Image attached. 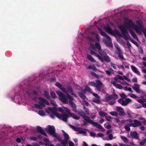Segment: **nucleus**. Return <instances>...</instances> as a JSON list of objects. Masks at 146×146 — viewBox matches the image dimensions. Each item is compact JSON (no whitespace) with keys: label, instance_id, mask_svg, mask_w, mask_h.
Masks as SVG:
<instances>
[{"label":"nucleus","instance_id":"obj_18","mask_svg":"<svg viewBox=\"0 0 146 146\" xmlns=\"http://www.w3.org/2000/svg\"><path fill=\"white\" fill-rule=\"evenodd\" d=\"M114 138L113 135L111 134L108 135H105L104 137L103 138L104 140H111Z\"/></svg>","mask_w":146,"mask_h":146},{"label":"nucleus","instance_id":"obj_19","mask_svg":"<svg viewBox=\"0 0 146 146\" xmlns=\"http://www.w3.org/2000/svg\"><path fill=\"white\" fill-rule=\"evenodd\" d=\"M130 135L132 138L137 139H139V137L138 136V133L136 131L131 132Z\"/></svg>","mask_w":146,"mask_h":146},{"label":"nucleus","instance_id":"obj_38","mask_svg":"<svg viewBox=\"0 0 146 146\" xmlns=\"http://www.w3.org/2000/svg\"><path fill=\"white\" fill-rule=\"evenodd\" d=\"M133 107L136 109H138L141 107V106L138 104L136 103L133 105Z\"/></svg>","mask_w":146,"mask_h":146},{"label":"nucleus","instance_id":"obj_55","mask_svg":"<svg viewBox=\"0 0 146 146\" xmlns=\"http://www.w3.org/2000/svg\"><path fill=\"white\" fill-rule=\"evenodd\" d=\"M65 107H64L63 110L62 108L59 107L58 108V110L62 112V113L63 112H66V111H64V109Z\"/></svg>","mask_w":146,"mask_h":146},{"label":"nucleus","instance_id":"obj_62","mask_svg":"<svg viewBox=\"0 0 146 146\" xmlns=\"http://www.w3.org/2000/svg\"><path fill=\"white\" fill-rule=\"evenodd\" d=\"M129 95L130 97L133 98H135L137 97L135 95L133 94H129Z\"/></svg>","mask_w":146,"mask_h":146},{"label":"nucleus","instance_id":"obj_59","mask_svg":"<svg viewBox=\"0 0 146 146\" xmlns=\"http://www.w3.org/2000/svg\"><path fill=\"white\" fill-rule=\"evenodd\" d=\"M115 46L117 50L118 51H120L121 50L118 44H115Z\"/></svg>","mask_w":146,"mask_h":146},{"label":"nucleus","instance_id":"obj_56","mask_svg":"<svg viewBox=\"0 0 146 146\" xmlns=\"http://www.w3.org/2000/svg\"><path fill=\"white\" fill-rule=\"evenodd\" d=\"M111 96V98H112L113 99H117L118 98V96H117V95L115 94H113Z\"/></svg>","mask_w":146,"mask_h":146},{"label":"nucleus","instance_id":"obj_24","mask_svg":"<svg viewBox=\"0 0 146 146\" xmlns=\"http://www.w3.org/2000/svg\"><path fill=\"white\" fill-rule=\"evenodd\" d=\"M117 42L120 44L125 45L126 44L125 42L121 38H117Z\"/></svg>","mask_w":146,"mask_h":146},{"label":"nucleus","instance_id":"obj_9","mask_svg":"<svg viewBox=\"0 0 146 146\" xmlns=\"http://www.w3.org/2000/svg\"><path fill=\"white\" fill-rule=\"evenodd\" d=\"M127 122L130 123L131 126L134 127L141 126L142 124L140 121L137 120H134L133 121L131 119H129L127 120Z\"/></svg>","mask_w":146,"mask_h":146},{"label":"nucleus","instance_id":"obj_52","mask_svg":"<svg viewBox=\"0 0 146 146\" xmlns=\"http://www.w3.org/2000/svg\"><path fill=\"white\" fill-rule=\"evenodd\" d=\"M119 112V114L120 115L123 116L125 115V113L124 112L123 109L122 110L120 111Z\"/></svg>","mask_w":146,"mask_h":146},{"label":"nucleus","instance_id":"obj_61","mask_svg":"<svg viewBox=\"0 0 146 146\" xmlns=\"http://www.w3.org/2000/svg\"><path fill=\"white\" fill-rule=\"evenodd\" d=\"M116 108L117 109V110L119 112L120 111L122 110L123 109V108H122L120 107L117 106L116 107Z\"/></svg>","mask_w":146,"mask_h":146},{"label":"nucleus","instance_id":"obj_14","mask_svg":"<svg viewBox=\"0 0 146 146\" xmlns=\"http://www.w3.org/2000/svg\"><path fill=\"white\" fill-rule=\"evenodd\" d=\"M92 35L93 36V37L92 38L90 37L89 38V40L90 41L92 42H94V41L95 39V38L98 41H99L100 40V38H99L98 35L96 32L95 31L92 32Z\"/></svg>","mask_w":146,"mask_h":146},{"label":"nucleus","instance_id":"obj_20","mask_svg":"<svg viewBox=\"0 0 146 146\" xmlns=\"http://www.w3.org/2000/svg\"><path fill=\"white\" fill-rule=\"evenodd\" d=\"M131 68L133 72L138 75H140V72L138 71V69L133 65H131Z\"/></svg>","mask_w":146,"mask_h":146},{"label":"nucleus","instance_id":"obj_23","mask_svg":"<svg viewBox=\"0 0 146 146\" xmlns=\"http://www.w3.org/2000/svg\"><path fill=\"white\" fill-rule=\"evenodd\" d=\"M111 83L114 86H115L116 88L119 89H121L123 88V87L122 85L120 84H117L114 81H112L111 82Z\"/></svg>","mask_w":146,"mask_h":146},{"label":"nucleus","instance_id":"obj_31","mask_svg":"<svg viewBox=\"0 0 146 146\" xmlns=\"http://www.w3.org/2000/svg\"><path fill=\"white\" fill-rule=\"evenodd\" d=\"M127 123L125 127V128L126 130L127 131H130V129L129 127L130 126H131L130 123H129L127 122Z\"/></svg>","mask_w":146,"mask_h":146},{"label":"nucleus","instance_id":"obj_49","mask_svg":"<svg viewBox=\"0 0 146 146\" xmlns=\"http://www.w3.org/2000/svg\"><path fill=\"white\" fill-rule=\"evenodd\" d=\"M106 119L108 121L111 122L112 120V118L110 116H106L105 117Z\"/></svg>","mask_w":146,"mask_h":146},{"label":"nucleus","instance_id":"obj_53","mask_svg":"<svg viewBox=\"0 0 146 146\" xmlns=\"http://www.w3.org/2000/svg\"><path fill=\"white\" fill-rule=\"evenodd\" d=\"M60 89L64 93L66 94L68 93L67 91L66 90V89L64 88V87H61L60 88Z\"/></svg>","mask_w":146,"mask_h":146},{"label":"nucleus","instance_id":"obj_29","mask_svg":"<svg viewBox=\"0 0 146 146\" xmlns=\"http://www.w3.org/2000/svg\"><path fill=\"white\" fill-rule=\"evenodd\" d=\"M54 137H55L59 141H60L62 140V139L59 135L56 134L55 133L52 136Z\"/></svg>","mask_w":146,"mask_h":146},{"label":"nucleus","instance_id":"obj_39","mask_svg":"<svg viewBox=\"0 0 146 146\" xmlns=\"http://www.w3.org/2000/svg\"><path fill=\"white\" fill-rule=\"evenodd\" d=\"M113 72V70L111 69H109L108 70L106 71V73L108 75L111 74Z\"/></svg>","mask_w":146,"mask_h":146},{"label":"nucleus","instance_id":"obj_37","mask_svg":"<svg viewBox=\"0 0 146 146\" xmlns=\"http://www.w3.org/2000/svg\"><path fill=\"white\" fill-rule=\"evenodd\" d=\"M50 95L51 97L53 99H55L56 98V94L54 91H51L50 92Z\"/></svg>","mask_w":146,"mask_h":146},{"label":"nucleus","instance_id":"obj_60","mask_svg":"<svg viewBox=\"0 0 146 146\" xmlns=\"http://www.w3.org/2000/svg\"><path fill=\"white\" fill-rule=\"evenodd\" d=\"M29 139L31 140H33L34 141H36L37 139V138L36 137H29Z\"/></svg>","mask_w":146,"mask_h":146},{"label":"nucleus","instance_id":"obj_58","mask_svg":"<svg viewBox=\"0 0 146 146\" xmlns=\"http://www.w3.org/2000/svg\"><path fill=\"white\" fill-rule=\"evenodd\" d=\"M91 74L93 76L95 77L98 78H99V76H98L96 74V73H95L94 72H91Z\"/></svg>","mask_w":146,"mask_h":146},{"label":"nucleus","instance_id":"obj_36","mask_svg":"<svg viewBox=\"0 0 146 146\" xmlns=\"http://www.w3.org/2000/svg\"><path fill=\"white\" fill-rule=\"evenodd\" d=\"M64 136L65 140H67V141L69 139V136L64 131Z\"/></svg>","mask_w":146,"mask_h":146},{"label":"nucleus","instance_id":"obj_44","mask_svg":"<svg viewBox=\"0 0 146 146\" xmlns=\"http://www.w3.org/2000/svg\"><path fill=\"white\" fill-rule=\"evenodd\" d=\"M85 90L90 93H92V91L91 88L87 86H86Z\"/></svg>","mask_w":146,"mask_h":146},{"label":"nucleus","instance_id":"obj_16","mask_svg":"<svg viewBox=\"0 0 146 146\" xmlns=\"http://www.w3.org/2000/svg\"><path fill=\"white\" fill-rule=\"evenodd\" d=\"M129 64L126 62H123L122 64L119 65L118 67L120 69H121L123 70H125V68L127 69H129Z\"/></svg>","mask_w":146,"mask_h":146},{"label":"nucleus","instance_id":"obj_51","mask_svg":"<svg viewBox=\"0 0 146 146\" xmlns=\"http://www.w3.org/2000/svg\"><path fill=\"white\" fill-rule=\"evenodd\" d=\"M105 135L102 133H99L97 134V136L98 137H102L103 139V138L105 136Z\"/></svg>","mask_w":146,"mask_h":146},{"label":"nucleus","instance_id":"obj_22","mask_svg":"<svg viewBox=\"0 0 146 146\" xmlns=\"http://www.w3.org/2000/svg\"><path fill=\"white\" fill-rule=\"evenodd\" d=\"M69 103L71 106L73 110L75 112H77L76 106L73 102L69 101Z\"/></svg>","mask_w":146,"mask_h":146},{"label":"nucleus","instance_id":"obj_45","mask_svg":"<svg viewBox=\"0 0 146 146\" xmlns=\"http://www.w3.org/2000/svg\"><path fill=\"white\" fill-rule=\"evenodd\" d=\"M109 113L111 115L116 117L118 115V113H117L116 112L114 111H111Z\"/></svg>","mask_w":146,"mask_h":146},{"label":"nucleus","instance_id":"obj_43","mask_svg":"<svg viewBox=\"0 0 146 146\" xmlns=\"http://www.w3.org/2000/svg\"><path fill=\"white\" fill-rule=\"evenodd\" d=\"M60 141L61 142V144L63 146H66L68 144V141H67V140H62Z\"/></svg>","mask_w":146,"mask_h":146},{"label":"nucleus","instance_id":"obj_12","mask_svg":"<svg viewBox=\"0 0 146 146\" xmlns=\"http://www.w3.org/2000/svg\"><path fill=\"white\" fill-rule=\"evenodd\" d=\"M96 86L95 87L96 90L100 92L104 87V85L102 82L99 80H97L96 81Z\"/></svg>","mask_w":146,"mask_h":146},{"label":"nucleus","instance_id":"obj_2","mask_svg":"<svg viewBox=\"0 0 146 146\" xmlns=\"http://www.w3.org/2000/svg\"><path fill=\"white\" fill-rule=\"evenodd\" d=\"M83 118L85 120V121L83 122V125H86L88 123H89L92 124L94 126L96 127L97 128L100 129L101 131L104 132L105 131V129L101 125L98 123L93 121L90 119L88 117L86 116H83Z\"/></svg>","mask_w":146,"mask_h":146},{"label":"nucleus","instance_id":"obj_57","mask_svg":"<svg viewBox=\"0 0 146 146\" xmlns=\"http://www.w3.org/2000/svg\"><path fill=\"white\" fill-rule=\"evenodd\" d=\"M111 98V96H107L105 97V100L108 102L110 101Z\"/></svg>","mask_w":146,"mask_h":146},{"label":"nucleus","instance_id":"obj_25","mask_svg":"<svg viewBox=\"0 0 146 146\" xmlns=\"http://www.w3.org/2000/svg\"><path fill=\"white\" fill-rule=\"evenodd\" d=\"M137 101L139 103L141 104L142 106L143 107L146 108V103H144L143 100H142L139 99L137 100Z\"/></svg>","mask_w":146,"mask_h":146},{"label":"nucleus","instance_id":"obj_26","mask_svg":"<svg viewBox=\"0 0 146 146\" xmlns=\"http://www.w3.org/2000/svg\"><path fill=\"white\" fill-rule=\"evenodd\" d=\"M86 99V96L84 95L83 94V105L88 106L89 105L88 103L86 100H83V99Z\"/></svg>","mask_w":146,"mask_h":146},{"label":"nucleus","instance_id":"obj_28","mask_svg":"<svg viewBox=\"0 0 146 146\" xmlns=\"http://www.w3.org/2000/svg\"><path fill=\"white\" fill-rule=\"evenodd\" d=\"M88 59L90 61L92 62H95L96 61V60L90 55H88L87 56Z\"/></svg>","mask_w":146,"mask_h":146},{"label":"nucleus","instance_id":"obj_50","mask_svg":"<svg viewBox=\"0 0 146 146\" xmlns=\"http://www.w3.org/2000/svg\"><path fill=\"white\" fill-rule=\"evenodd\" d=\"M55 84L56 86L59 88L60 89L62 86V85L58 82H56Z\"/></svg>","mask_w":146,"mask_h":146},{"label":"nucleus","instance_id":"obj_54","mask_svg":"<svg viewBox=\"0 0 146 146\" xmlns=\"http://www.w3.org/2000/svg\"><path fill=\"white\" fill-rule=\"evenodd\" d=\"M96 82H95L92 81L90 82H89V84H90V85L95 87L96 86Z\"/></svg>","mask_w":146,"mask_h":146},{"label":"nucleus","instance_id":"obj_27","mask_svg":"<svg viewBox=\"0 0 146 146\" xmlns=\"http://www.w3.org/2000/svg\"><path fill=\"white\" fill-rule=\"evenodd\" d=\"M43 94L44 96L47 99H50V96L48 92L44 90L43 92Z\"/></svg>","mask_w":146,"mask_h":146},{"label":"nucleus","instance_id":"obj_3","mask_svg":"<svg viewBox=\"0 0 146 146\" xmlns=\"http://www.w3.org/2000/svg\"><path fill=\"white\" fill-rule=\"evenodd\" d=\"M98 29L100 32L101 35L102 36L105 37V38H103L102 39L104 42L108 47L112 48L113 46L111 38L105 33L103 32L102 29L100 28H98Z\"/></svg>","mask_w":146,"mask_h":146},{"label":"nucleus","instance_id":"obj_42","mask_svg":"<svg viewBox=\"0 0 146 146\" xmlns=\"http://www.w3.org/2000/svg\"><path fill=\"white\" fill-rule=\"evenodd\" d=\"M67 98L69 100V101L73 102L74 100V98L71 96L68 93L66 94Z\"/></svg>","mask_w":146,"mask_h":146},{"label":"nucleus","instance_id":"obj_15","mask_svg":"<svg viewBox=\"0 0 146 146\" xmlns=\"http://www.w3.org/2000/svg\"><path fill=\"white\" fill-rule=\"evenodd\" d=\"M69 126L71 128L77 132L78 133L82 134V128L75 127L71 124H69Z\"/></svg>","mask_w":146,"mask_h":146},{"label":"nucleus","instance_id":"obj_10","mask_svg":"<svg viewBox=\"0 0 146 146\" xmlns=\"http://www.w3.org/2000/svg\"><path fill=\"white\" fill-rule=\"evenodd\" d=\"M45 130L47 133L52 136L56 133L55 128L54 126L48 125V128L46 129Z\"/></svg>","mask_w":146,"mask_h":146},{"label":"nucleus","instance_id":"obj_33","mask_svg":"<svg viewBox=\"0 0 146 146\" xmlns=\"http://www.w3.org/2000/svg\"><path fill=\"white\" fill-rule=\"evenodd\" d=\"M89 69H92L95 71H97V69L96 68L95 66L94 65H90L88 67Z\"/></svg>","mask_w":146,"mask_h":146},{"label":"nucleus","instance_id":"obj_5","mask_svg":"<svg viewBox=\"0 0 146 146\" xmlns=\"http://www.w3.org/2000/svg\"><path fill=\"white\" fill-rule=\"evenodd\" d=\"M124 79H125L128 82H130V79L125 76L123 77L118 75L114 78V80L120 83L125 85H128L129 84H128L124 81Z\"/></svg>","mask_w":146,"mask_h":146},{"label":"nucleus","instance_id":"obj_30","mask_svg":"<svg viewBox=\"0 0 146 146\" xmlns=\"http://www.w3.org/2000/svg\"><path fill=\"white\" fill-rule=\"evenodd\" d=\"M84 110L83 111V113L85 115H89L90 113L88 109L84 106Z\"/></svg>","mask_w":146,"mask_h":146},{"label":"nucleus","instance_id":"obj_13","mask_svg":"<svg viewBox=\"0 0 146 146\" xmlns=\"http://www.w3.org/2000/svg\"><path fill=\"white\" fill-rule=\"evenodd\" d=\"M132 88L134 90L138 93L140 94L143 92L142 90L140 89V85L138 84H134Z\"/></svg>","mask_w":146,"mask_h":146},{"label":"nucleus","instance_id":"obj_11","mask_svg":"<svg viewBox=\"0 0 146 146\" xmlns=\"http://www.w3.org/2000/svg\"><path fill=\"white\" fill-rule=\"evenodd\" d=\"M118 102L123 106L127 105L129 103L131 102V100L129 98H127L125 99L120 98L118 100Z\"/></svg>","mask_w":146,"mask_h":146},{"label":"nucleus","instance_id":"obj_35","mask_svg":"<svg viewBox=\"0 0 146 146\" xmlns=\"http://www.w3.org/2000/svg\"><path fill=\"white\" fill-rule=\"evenodd\" d=\"M123 89L125 91H128L132 93L133 92V90H132L131 88L128 87L127 86L123 87Z\"/></svg>","mask_w":146,"mask_h":146},{"label":"nucleus","instance_id":"obj_48","mask_svg":"<svg viewBox=\"0 0 146 146\" xmlns=\"http://www.w3.org/2000/svg\"><path fill=\"white\" fill-rule=\"evenodd\" d=\"M93 101L98 104H100L101 103V102L99 99H94L93 100Z\"/></svg>","mask_w":146,"mask_h":146},{"label":"nucleus","instance_id":"obj_32","mask_svg":"<svg viewBox=\"0 0 146 146\" xmlns=\"http://www.w3.org/2000/svg\"><path fill=\"white\" fill-rule=\"evenodd\" d=\"M120 137L122 140L125 143H127L128 141V139L125 137L121 136Z\"/></svg>","mask_w":146,"mask_h":146},{"label":"nucleus","instance_id":"obj_4","mask_svg":"<svg viewBox=\"0 0 146 146\" xmlns=\"http://www.w3.org/2000/svg\"><path fill=\"white\" fill-rule=\"evenodd\" d=\"M38 100H39V101L38 102L39 104H35L34 105L35 107L38 109H42V108L41 106H45V104L47 105H50V103L46 99H44L42 97H39L38 98Z\"/></svg>","mask_w":146,"mask_h":146},{"label":"nucleus","instance_id":"obj_34","mask_svg":"<svg viewBox=\"0 0 146 146\" xmlns=\"http://www.w3.org/2000/svg\"><path fill=\"white\" fill-rule=\"evenodd\" d=\"M98 114L100 116L104 117L107 115V113L104 111H101L98 112Z\"/></svg>","mask_w":146,"mask_h":146},{"label":"nucleus","instance_id":"obj_46","mask_svg":"<svg viewBox=\"0 0 146 146\" xmlns=\"http://www.w3.org/2000/svg\"><path fill=\"white\" fill-rule=\"evenodd\" d=\"M38 114L41 116L45 115V113L42 110H39L38 112Z\"/></svg>","mask_w":146,"mask_h":146},{"label":"nucleus","instance_id":"obj_40","mask_svg":"<svg viewBox=\"0 0 146 146\" xmlns=\"http://www.w3.org/2000/svg\"><path fill=\"white\" fill-rule=\"evenodd\" d=\"M118 54L119 57H120L121 59L123 60L124 59V57L121 50H120V51H118Z\"/></svg>","mask_w":146,"mask_h":146},{"label":"nucleus","instance_id":"obj_63","mask_svg":"<svg viewBox=\"0 0 146 146\" xmlns=\"http://www.w3.org/2000/svg\"><path fill=\"white\" fill-rule=\"evenodd\" d=\"M111 66H112L113 67V68L114 69H116V65L115 64L111 63Z\"/></svg>","mask_w":146,"mask_h":146},{"label":"nucleus","instance_id":"obj_7","mask_svg":"<svg viewBox=\"0 0 146 146\" xmlns=\"http://www.w3.org/2000/svg\"><path fill=\"white\" fill-rule=\"evenodd\" d=\"M64 111L66 112H64V114H66L67 115L68 117L66 119V121H64L65 122L67 123L68 122L67 119L68 117H71L74 119H79V117L77 116L76 115L74 114V113H72L70 112V110L67 107H65L64 109Z\"/></svg>","mask_w":146,"mask_h":146},{"label":"nucleus","instance_id":"obj_1","mask_svg":"<svg viewBox=\"0 0 146 146\" xmlns=\"http://www.w3.org/2000/svg\"><path fill=\"white\" fill-rule=\"evenodd\" d=\"M90 45L91 50L90 53L91 54L95 56L102 62L104 61L108 62H110V58L104 51L102 50L101 47L99 43H96L95 46L91 43H90Z\"/></svg>","mask_w":146,"mask_h":146},{"label":"nucleus","instance_id":"obj_6","mask_svg":"<svg viewBox=\"0 0 146 146\" xmlns=\"http://www.w3.org/2000/svg\"><path fill=\"white\" fill-rule=\"evenodd\" d=\"M55 116L59 119L63 121H66V119L68 117L66 114H64V112L61 114L55 111H52V113L50 115L52 119H54L55 118Z\"/></svg>","mask_w":146,"mask_h":146},{"label":"nucleus","instance_id":"obj_41","mask_svg":"<svg viewBox=\"0 0 146 146\" xmlns=\"http://www.w3.org/2000/svg\"><path fill=\"white\" fill-rule=\"evenodd\" d=\"M104 126L105 128L107 129H110L111 128V125L109 124L108 123H106L104 125Z\"/></svg>","mask_w":146,"mask_h":146},{"label":"nucleus","instance_id":"obj_8","mask_svg":"<svg viewBox=\"0 0 146 146\" xmlns=\"http://www.w3.org/2000/svg\"><path fill=\"white\" fill-rule=\"evenodd\" d=\"M56 93L59 96V99L60 101L64 103L65 104H68V98L65 94H64L59 90L57 91Z\"/></svg>","mask_w":146,"mask_h":146},{"label":"nucleus","instance_id":"obj_17","mask_svg":"<svg viewBox=\"0 0 146 146\" xmlns=\"http://www.w3.org/2000/svg\"><path fill=\"white\" fill-rule=\"evenodd\" d=\"M37 129L39 133L42 135H44V136L46 137L47 135L46 133L45 132V131L42 129L41 127L38 126L37 127Z\"/></svg>","mask_w":146,"mask_h":146},{"label":"nucleus","instance_id":"obj_64","mask_svg":"<svg viewBox=\"0 0 146 146\" xmlns=\"http://www.w3.org/2000/svg\"><path fill=\"white\" fill-rule=\"evenodd\" d=\"M69 146H74V143L71 141H69Z\"/></svg>","mask_w":146,"mask_h":146},{"label":"nucleus","instance_id":"obj_21","mask_svg":"<svg viewBox=\"0 0 146 146\" xmlns=\"http://www.w3.org/2000/svg\"><path fill=\"white\" fill-rule=\"evenodd\" d=\"M66 89L70 93V94L74 96H75V95L74 94V91L72 87L70 86H68L66 87Z\"/></svg>","mask_w":146,"mask_h":146},{"label":"nucleus","instance_id":"obj_47","mask_svg":"<svg viewBox=\"0 0 146 146\" xmlns=\"http://www.w3.org/2000/svg\"><path fill=\"white\" fill-rule=\"evenodd\" d=\"M50 103L53 106H57V104H56L55 101L53 100H50Z\"/></svg>","mask_w":146,"mask_h":146}]
</instances>
